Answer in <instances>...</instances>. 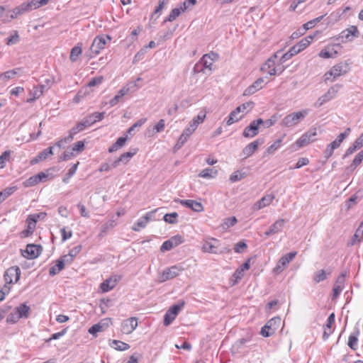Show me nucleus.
I'll list each match as a JSON object with an SVG mask.
<instances>
[{
    "label": "nucleus",
    "instance_id": "obj_1",
    "mask_svg": "<svg viewBox=\"0 0 363 363\" xmlns=\"http://www.w3.org/2000/svg\"><path fill=\"white\" fill-rule=\"evenodd\" d=\"M218 58V55L213 52L203 55L195 64L193 72L194 73L203 72L205 74H209L213 69L212 67L213 62L217 60Z\"/></svg>",
    "mask_w": 363,
    "mask_h": 363
},
{
    "label": "nucleus",
    "instance_id": "obj_63",
    "mask_svg": "<svg viewBox=\"0 0 363 363\" xmlns=\"http://www.w3.org/2000/svg\"><path fill=\"white\" fill-rule=\"evenodd\" d=\"M169 240L173 245V247H175L178 246L179 245L184 242V238L180 235H177L173 237H172Z\"/></svg>",
    "mask_w": 363,
    "mask_h": 363
},
{
    "label": "nucleus",
    "instance_id": "obj_49",
    "mask_svg": "<svg viewBox=\"0 0 363 363\" xmlns=\"http://www.w3.org/2000/svg\"><path fill=\"white\" fill-rule=\"evenodd\" d=\"M246 177V174L244 172H241L238 170L234 172L229 177V180L230 182L234 183L241 179H244Z\"/></svg>",
    "mask_w": 363,
    "mask_h": 363
},
{
    "label": "nucleus",
    "instance_id": "obj_3",
    "mask_svg": "<svg viewBox=\"0 0 363 363\" xmlns=\"http://www.w3.org/2000/svg\"><path fill=\"white\" fill-rule=\"evenodd\" d=\"M308 113V109H303L300 111L291 113L282 119L281 125L288 128L296 125L303 121Z\"/></svg>",
    "mask_w": 363,
    "mask_h": 363
},
{
    "label": "nucleus",
    "instance_id": "obj_7",
    "mask_svg": "<svg viewBox=\"0 0 363 363\" xmlns=\"http://www.w3.org/2000/svg\"><path fill=\"white\" fill-rule=\"evenodd\" d=\"M308 47V42L306 40H301L297 44L294 45L290 50L284 53L281 59L280 62L281 63L285 62L286 61L291 59L295 55L299 53L301 51L304 50Z\"/></svg>",
    "mask_w": 363,
    "mask_h": 363
},
{
    "label": "nucleus",
    "instance_id": "obj_38",
    "mask_svg": "<svg viewBox=\"0 0 363 363\" xmlns=\"http://www.w3.org/2000/svg\"><path fill=\"white\" fill-rule=\"evenodd\" d=\"M116 284V279L113 280L111 278L105 280L101 284V289L103 292H107L113 289Z\"/></svg>",
    "mask_w": 363,
    "mask_h": 363
},
{
    "label": "nucleus",
    "instance_id": "obj_20",
    "mask_svg": "<svg viewBox=\"0 0 363 363\" xmlns=\"http://www.w3.org/2000/svg\"><path fill=\"white\" fill-rule=\"evenodd\" d=\"M279 53V52H277L273 55V57L266 61V62L261 67V70L262 72H267L269 75H275L277 74V69L275 67V62L274 58H276Z\"/></svg>",
    "mask_w": 363,
    "mask_h": 363
},
{
    "label": "nucleus",
    "instance_id": "obj_28",
    "mask_svg": "<svg viewBox=\"0 0 363 363\" xmlns=\"http://www.w3.org/2000/svg\"><path fill=\"white\" fill-rule=\"evenodd\" d=\"M351 130L350 128H347L346 130L344 133H341L337 138L333 140L332 143H330L329 145L333 147V149L338 148L342 141L348 136L349 133H350Z\"/></svg>",
    "mask_w": 363,
    "mask_h": 363
},
{
    "label": "nucleus",
    "instance_id": "obj_62",
    "mask_svg": "<svg viewBox=\"0 0 363 363\" xmlns=\"http://www.w3.org/2000/svg\"><path fill=\"white\" fill-rule=\"evenodd\" d=\"M184 305V302L179 303V304H175V305L172 306L168 310V311H169L172 315H174L176 317L177 315V314L179 313V311L183 308Z\"/></svg>",
    "mask_w": 363,
    "mask_h": 363
},
{
    "label": "nucleus",
    "instance_id": "obj_8",
    "mask_svg": "<svg viewBox=\"0 0 363 363\" xmlns=\"http://www.w3.org/2000/svg\"><path fill=\"white\" fill-rule=\"evenodd\" d=\"M184 268L180 265H173L164 269L160 276V281L164 282L167 280L172 279L184 271Z\"/></svg>",
    "mask_w": 363,
    "mask_h": 363
},
{
    "label": "nucleus",
    "instance_id": "obj_59",
    "mask_svg": "<svg viewBox=\"0 0 363 363\" xmlns=\"http://www.w3.org/2000/svg\"><path fill=\"white\" fill-rule=\"evenodd\" d=\"M20 318H18L16 312L13 310V312L10 313L6 318V323L9 324H14L17 323Z\"/></svg>",
    "mask_w": 363,
    "mask_h": 363
},
{
    "label": "nucleus",
    "instance_id": "obj_58",
    "mask_svg": "<svg viewBox=\"0 0 363 363\" xmlns=\"http://www.w3.org/2000/svg\"><path fill=\"white\" fill-rule=\"evenodd\" d=\"M38 183H39V182H38L37 177H35V175H33V176L29 177L28 179H27L26 180H25L23 183V185L25 187H30V186H33L36 185Z\"/></svg>",
    "mask_w": 363,
    "mask_h": 363
},
{
    "label": "nucleus",
    "instance_id": "obj_40",
    "mask_svg": "<svg viewBox=\"0 0 363 363\" xmlns=\"http://www.w3.org/2000/svg\"><path fill=\"white\" fill-rule=\"evenodd\" d=\"M17 190V186H9L0 191V203L13 194Z\"/></svg>",
    "mask_w": 363,
    "mask_h": 363
},
{
    "label": "nucleus",
    "instance_id": "obj_43",
    "mask_svg": "<svg viewBox=\"0 0 363 363\" xmlns=\"http://www.w3.org/2000/svg\"><path fill=\"white\" fill-rule=\"evenodd\" d=\"M285 135H283V136L279 139H277L273 144H272L270 146L267 147L266 150V153L268 155L273 154L276 150H277L283 141V138H284Z\"/></svg>",
    "mask_w": 363,
    "mask_h": 363
},
{
    "label": "nucleus",
    "instance_id": "obj_10",
    "mask_svg": "<svg viewBox=\"0 0 363 363\" xmlns=\"http://www.w3.org/2000/svg\"><path fill=\"white\" fill-rule=\"evenodd\" d=\"M359 30L355 26H352L350 28L343 30L337 36V40H340L342 43L352 42L354 38L359 36Z\"/></svg>",
    "mask_w": 363,
    "mask_h": 363
},
{
    "label": "nucleus",
    "instance_id": "obj_33",
    "mask_svg": "<svg viewBox=\"0 0 363 363\" xmlns=\"http://www.w3.org/2000/svg\"><path fill=\"white\" fill-rule=\"evenodd\" d=\"M82 43H78L77 45L73 47L70 52L69 59L72 62H76L78 57L82 54Z\"/></svg>",
    "mask_w": 363,
    "mask_h": 363
},
{
    "label": "nucleus",
    "instance_id": "obj_35",
    "mask_svg": "<svg viewBox=\"0 0 363 363\" xmlns=\"http://www.w3.org/2000/svg\"><path fill=\"white\" fill-rule=\"evenodd\" d=\"M206 118L205 113H199L196 116L194 117V118L190 121L189 125L196 130L198 126L201 124Z\"/></svg>",
    "mask_w": 363,
    "mask_h": 363
},
{
    "label": "nucleus",
    "instance_id": "obj_47",
    "mask_svg": "<svg viewBox=\"0 0 363 363\" xmlns=\"http://www.w3.org/2000/svg\"><path fill=\"white\" fill-rule=\"evenodd\" d=\"M79 162L74 164L69 169L66 176L62 179V182L65 184L69 182V179L76 173Z\"/></svg>",
    "mask_w": 363,
    "mask_h": 363
},
{
    "label": "nucleus",
    "instance_id": "obj_36",
    "mask_svg": "<svg viewBox=\"0 0 363 363\" xmlns=\"http://www.w3.org/2000/svg\"><path fill=\"white\" fill-rule=\"evenodd\" d=\"M359 330L356 333H352L348 338L347 345L352 350H356L357 349L358 345V336Z\"/></svg>",
    "mask_w": 363,
    "mask_h": 363
},
{
    "label": "nucleus",
    "instance_id": "obj_32",
    "mask_svg": "<svg viewBox=\"0 0 363 363\" xmlns=\"http://www.w3.org/2000/svg\"><path fill=\"white\" fill-rule=\"evenodd\" d=\"M109 345L118 351H125L130 348V345L124 342L113 340Z\"/></svg>",
    "mask_w": 363,
    "mask_h": 363
},
{
    "label": "nucleus",
    "instance_id": "obj_54",
    "mask_svg": "<svg viewBox=\"0 0 363 363\" xmlns=\"http://www.w3.org/2000/svg\"><path fill=\"white\" fill-rule=\"evenodd\" d=\"M363 160V152H359L356 155L354 160H352L350 168L354 169L358 165L361 164Z\"/></svg>",
    "mask_w": 363,
    "mask_h": 363
},
{
    "label": "nucleus",
    "instance_id": "obj_30",
    "mask_svg": "<svg viewBox=\"0 0 363 363\" xmlns=\"http://www.w3.org/2000/svg\"><path fill=\"white\" fill-rule=\"evenodd\" d=\"M363 239V221L359 224L356 230L351 242L348 245H354L356 243L360 242Z\"/></svg>",
    "mask_w": 363,
    "mask_h": 363
},
{
    "label": "nucleus",
    "instance_id": "obj_29",
    "mask_svg": "<svg viewBox=\"0 0 363 363\" xmlns=\"http://www.w3.org/2000/svg\"><path fill=\"white\" fill-rule=\"evenodd\" d=\"M351 130L350 128H347L346 130L344 133H341L337 138L333 140L332 143H330L329 145L333 147V149L338 148L342 141L348 136L349 133H350Z\"/></svg>",
    "mask_w": 363,
    "mask_h": 363
},
{
    "label": "nucleus",
    "instance_id": "obj_4",
    "mask_svg": "<svg viewBox=\"0 0 363 363\" xmlns=\"http://www.w3.org/2000/svg\"><path fill=\"white\" fill-rule=\"evenodd\" d=\"M142 79L140 77H138L135 82H130L127 84L126 86H123L122 89H121L116 95L110 100L109 104L111 106H116L119 101L126 94H128L130 91H134L137 89H138L140 86L138 85V82L141 81Z\"/></svg>",
    "mask_w": 363,
    "mask_h": 363
},
{
    "label": "nucleus",
    "instance_id": "obj_25",
    "mask_svg": "<svg viewBox=\"0 0 363 363\" xmlns=\"http://www.w3.org/2000/svg\"><path fill=\"white\" fill-rule=\"evenodd\" d=\"M335 46H339V44L334 45L333 46H328L324 49H322L319 52V56L322 58L328 59L335 57L337 54V52L334 49Z\"/></svg>",
    "mask_w": 363,
    "mask_h": 363
},
{
    "label": "nucleus",
    "instance_id": "obj_41",
    "mask_svg": "<svg viewBox=\"0 0 363 363\" xmlns=\"http://www.w3.org/2000/svg\"><path fill=\"white\" fill-rule=\"evenodd\" d=\"M183 12L179 9V7L177 6V7L173 9L171 11L170 13L165 18V19L163 21V23L174 21Z\"/></svg>",
    "mask_w": 363,
    "mask_h": 363
},
{
    "label": "nucleus",
    "instance_id": "obj_18",
    "mask_svg": "<svg viewBox=\"0 0 363 363\" xmlns=\"http://www.w3.org/2000/svg\"><path fill=\"white\" fill-rule=\"evenodd\" d=\"M138 326V319L135 317H131L124 320L121 323V331L125 335L133 333Z\"/></svg>",
    "mask_w": 363,
    "mask_h": 363
},
{
    "label": "nucleus",
    "instance_id": "obj_61",
    "mask_svg": "<svg viewBox=\"0 0 363 363\" xmlns=\"http://www.w3.org/2000/svg\"><path fill=\"white\" fill-rule=\"evenodd\" d=\"M27 6H28V5H26L25 2H23L21 5L15 7L13 9L16 12V13L19 16L26 12H29Z\"/></svg>",
    "mask_w": 363,
    "mask_h": 363
},
{
    "label": "nucleus",
    "instance_id": "obj_34",
    "mask_svg": "<svg viewBox=\"0 0 363 363\" xmlns=\"http://www.w3.org/2000/svg\"><path fill=\"white\" fill-rule=\"evenodd\" d=\"M218 174V170L215 168H206L199 174V177L205 179L214 178Z\"/></svg>",
    "mask_w": 363,
    "mask_h": 363
},
{
    "label": "nucleus",
    "instance_id": "obj_17",
    "mask_svg": "<svg viewBox=\"0 0 363 363\" xmlns=\"http://www.w3.org/2000/svg\"><path fill=\"white\" fill-rule=\"evenodd\" d=\"M174 201L176 203H179V204H181L183 206L190 208L191 210H192L193 211H195V212L199 213V212L203 211V210H204V208H203V206L202 205V203L201 202H199V201H196L194 200H191V199L182 200V199H177L174 200Z\"/></svg>",
    "mask_w": 363,
    "mask_h": 363
},
{
    "label": "nucleus",
    "instance_id": "obj_39",
    "mask_svg": "<svg viewBox=\"0 0 363 363\" xmlns=\"http://www.w3.org/2000/svg\"><path fill=\"white\" fill-rule=\"evenodd\" d=\"M330 272L328 273L324 269H320L314 273L313 277V280L315 283H319L325 280L328 277V275H330Z\"/></svg>",
    "mask_w": 363,
    "mask_h": 363
},
{
    "label": "nucleus",
    "instance_id": "obj_27",
    "mask_svg": "<svg viewBox=\"0 0 363 363\" xmlns=\"http://www.w3.org/2000/svg\"><path fill=\"white\" fill-rule=\"evenodd\" d=\"M342 87L341 84H336L328 89L327 92L324 94L322 97L325 99L326 102L330 101L335 97L336 94Z\"/></svg>",
    "mask_w": 363,
    "mask_h": 363
},
{
    "label": "nucleus",
    "instance_id": "obj_44",
    "mask_svg": "<svg viewBox=\"0 0 363 363\" xmlns=\"http://www.w3.org/2000/svg\"><path fill=\"white\" fill-rule=\"evenodd\" d=\"M89 127L86 121L83 118L81 121L77 123L75 126L72 128V133L77 134L78 133L84 130L86 128Z\"/></svg>",
    "mask_w": 363,
    "mask_h": 363
},
{
    "label": "nucleus",
    "instance_id": "obj_5",
    "mask_svg": "<svg viewBox=\"0 0 363 363\" xmlns=\"http://www.w3.org/2000/svg\"><path fill=\"white\" fill-rule=\"evenodd\" d=\"M281 318L279 317H274L271 318L267 323L261 328L260 334L263 337H270L275 333L281 324Z\"/></svg>",
    "mask_w": 363,
    "mask_h": 363
},
{
    "label": "nucleus",
    "instance_id": "obj_19",
    "mask_svg": "<svg viewBox=\"0 0 363 363\" xmlns=\"http://www.w3.org/2000/svg\"><path fill=\"white\" fill-rule=\"evenodd\" d=\"M156 211L157 210L155 209L154 211L147 212L144 216L139 218L132 227V230L133 231L138 232L141 228H145L147 223L152 218Z\"/></svg>",
    "mask_w": 363,
    "mask_h": 363
},
{
    "label": "nucleus",
    "instance_id": "obj_15",
    "mask_svg": "<svg viewBox=\"0 0 363 363\" xmlns=\"http://www.w3.org/2000/svg\"><path fill=\"white\" fill-rule=\"evenodd\" d=\"M297 255V252H291L282 256L278 261L274 272L277 274L281 273L284 268L292 261Z\"/></svg>",
    "mask_w": 363,
    "mask_h": 363
},
{
    "label": "nucleus",
    "instance_id": "obj_31",
    "mask_svg": "<svg viewBox=\"0 0 363 363\" xmlns=\"http://www.w3.org/2000/svg\"><path fill=\"white\" fill-rule=\"evenodd\" d=\"M127 140V136L118 138L117 140L108 148V152L112 153L123 147Z\"/></svg>",
    "mask_w": 363,
    "mask_h": 363
},
{
    "label": "nucleus",
    "instance_id": "obj_16",
    "mask_svg": "<svg viewBox=\"0 0 363 363\" xmlns=\"http://www.w3.org/2000/svg\"><path fill=\"white\" fill-rule=\"evenodd\" d=\"M263 123L262 118L252 121L243 130L242 135L245 138H253L258 134L259 126Z\"/></svg>",
    "mask_w": 363,
    "mask_h": 363
},
{
    "label": "nucleus",
    "instance_id": "obj_6",
    "mask_svg": "<svg viewBox=\"0 0 363 363\" xmlns=\"http://www.w3.org/2000/svg\"><path fill=\"white\" fill-rule=\"evenodd\" d=\"M254 104L253 102H247L242 104V105L238 106L235 109H234L228 116V118L226 121V124L228 125H230L233 123L238 122L239 120H240L243 115L239 116V114L241 112H244L245 110H246L247 108H252Z\"/></svg>",
    "mask_w": 363,
    "mask_h": 363
},
{
    "label": "nucleus",
    "instance_id": "obj_21",
    "mask_svg": "<svg viewBox=\"0 0 363 363\" xmlns=\"http://www.w3.org/2000/svg\"><path fill=\"white\" fill-rule=\"evenodd\" d=\"M274 196L272 194H267L257 201L254 203L252 208L253 211H259L266 206H269L273 200L274 199Z\"/></svg>",
    "mask_w": 363,
    "mask_h": 363
},
{
    "label": "nucleus",
    "instance_id": "obj_22",
    "mask_svg": "<svg viewBox=\"0 0 363 363\" xmlns=\"http://www.w3.org/2000/svg\"><path fill=\"white\" fill-rule=\"evenodd\" d=\"M286 223V220L283 218H279L276 220L269 228L264 233V235L268 237L271 235L277 234L280 233Z\"/></svg>",
    "mask_w": 363,
    "mask_h": 363
},
{
    "label": "nucleus",
    "instance_id": "obj_2",
    "mask_svg": "<svg viewBox=\"0 0 363 363\" xmlns=\"http://www.w3.org/2000/svg\"><path fill=\"white\" fill-rule=\"evenodd\" d=\"M350 69L349 64L346 62H340L333 66L329 71L324 74L325 82H333L338 77L346 74Z\"/></svg>",
    "mask_w": 363,
    "mask_h": 363
},
{
    "label": "nucleus",
    "instance_id": "obj_56",
    "mask_svg": "<svg viewBox=\"0 0 363 363\" xmlns=\"http://www.w3.org/2000/svg\"><path fill=\"white\" fill-rule=\"evenodd\" d=\"M19 41V35L17 30L13 31V35L6 39V45L16 44Z\"/></svg>",
    "mask_w": 363,
    "mask_h": 363
},
{
    "label": "nucleus",
    "instance_id": "obj_52",
    "mask_svg": "<svg viewBox=\"0 0 363 363\" xmlns=\"http://www.w3.org/2000/svg\"><path fill=\"white\" fill-rule=\"evenodd\" d=\"M19 69H13L9 71H6L0 74V79L2 80H9L14 77V76L17 74V70Z\"/></svg>",
    "mask_w": 363,
    "mask_h": 363
},
{
    "label": "nucleus",
    "instance_id": "obj_50",
    "mask_svg": "<svg viewBox=\"0 0 363 363\" xmlns=\"http://www.w3.org/2000/svg\"><path fill=\"white\" fill-rule=\"evenodd\" d=\"M136 153V149H134L133 152H124L119 157V160H121V163L126 164Z\"/></svg>",
    "mask_w": 363,
    "mask_h": 363
},
{
    "label": "nucleus",
    "instance_id": "obj_60",
    "mask_svg": "<svg viewBox=\"0 0 363 363\" xmlns=\"http://www.w3.org/2000/svg\"><path fill=\"white\" fill-rule=\"evenodd\" d=\"M11 155V151L6 150L4 151L1 155H0V168L4 167L6 162L8 161L9 157Z\"/></svg>",
    "mask_w": 363,
    "mask_h": 363
},
{
    "label": "nucleus",
    "instance_id": "obj_64",
    "mask_svg": "<svg viewBox=\"0 0 363 363\" xmlns=\"http://www.w3.org/2000/svg\"><path fill=\"white\" fill-rule=\"evenodd\" d=\"M247 247V245L245 243V242L242 240L235 245L234 251L236 253H241Z\"/></svg>",
    "mask_w": 363,
    "mask_h": 363
},
{
    "label": "nucleus",
    "instance_id": "obj_48",
    "mask_svg": "<svg viewBox=\"0 0 363 363\" xmlns=\"http://www.w3.org/2000/svg\"><path fill=\"white\" fill-rule=\"evenodd\" d=\"M238 222L237 218L235 216L229 217L224 219L222 223V228L223 230H227L230 227L234 226Z\"/></svg>",
    "mask_w": 363,
    "mask_h": 363
},
{
    "label": "nucleus",
    "instance_id": "obj_57",
    "mask_svg": "<svg viewBox=\"0 0 363 363\" xmlns=\"http://www.w3.org/2000/svg\"><path fill=\"white\" fill-rule=\"evenodd\" d=\"M188 138L186 137L182 133V135L179 136L177 143L175 144L174 147V151L177 152L179 149L182 148V147L185 144V143L187 141Z\"/></svg>",
    "mask_w": 363,
    "mask_h": 363
},
{
    "label": "nucleus",
    "instance_id": "obj_46",
    "mask_svg": "<svg viewBox=\"0 0 363 363\" xmlns=\"http://www.w3.org/2000/svg\"><path fill=\"white\" fill-rule=\"evenodd\" d=\"M196 4V0H185L184 2L178 5L179 9L184 13L186 10L190 9Z\"/></svg>",
    "mask_w": 363,
    "mask_h": 363
},
{
    "label": "nucleus",
    "instance_id": "obj_37",
    "mask_svg": "<svg viewBox=\"0 0 363 363\" xmlns=\"http://www.w3.org/2000/svg\"><path fill=\"white\" fill-rule=\"evenodd\" d=\"M115 221L113 220H110L105 223L104 225H102L101 228L100 233L98 235V237L103 238L105 236V235L107 233V232L113 228L115 226Z\"/></svg>",
    "mask_w": 363,
    "mask_h": 363
},
{
    "label": "nucleus",
    "instance_id": "obj_9",
    "mask_svg": "<svg viewBox=\"0 0 363 363\" xmlns=\"http://www.w3.org/2000/svg\"><path fill=\"white\" fill-rule=\"evenodd\" d=\"M106 40H111V38L108 35L96 36L91 45L90 52L94 54V56L99 54L100 51L104 49Z\"/></svg>",
    "mask_w": 363,
    "mask_h": 363
},
{
    "label": "nucleus",
    "instance_id": "obj_24",
    "mask_svg": "<svg viewBox=\"0 0 363 363\" xmlns=\"http://www.w3.org/2000/svg\"><path fill=\"white\" fill-rule=\"evenodd\" d=\"M264 79L260 77L257 79L252 85L249 86L243 93L244 96H250L257 91L260 90L263 87Z\"/></svg>",
    "mask_w": 363,
    "mask_h": 363
},
{
    "label": "nucleus",
    "instance_id": "obj_14",
    "mask_svg": "<svg viewBox=\"0 0 363 363\" xmlns=\"http://www.w3.org/2000/svg\"><path fill=\"white\" fill-rule=\"evenodd\" d=\"M21 277V269L18 266H13L7 269L4 274V279L7 284L16 283Z\"/></svg>",
    "mask_w": 363,
    "mask_h": 363
},
{
    "label": "nucleus",
    "instance_id": "obj_51",
    "mask_svg": "<svg viewBox=\"0 0 363 363\" xmlns=\"http://www.w3.org/2000/svg\"><path fill=\"white\" fill-rule=\"evenodd\" d=\"M165 127V121L164 119H160L157 123L154 126L152 133H148V136H152L155 133L162 132Z\"/></svg>",
    "mask_w": 363,
    "mask_h": 363
},
{
    "label": "nucleus",
    "instance_id": "obj_23",
    "mask_svg": "<svg viewBox=\"0 0 363 363\" xmlns=\"http://www.w3.org/2000/svg\"><path fill=\"white\" fill-rule=\"evenodd\" d=\"M263 143V140H257L250 143H249L247 146H245L242 151V154L244 155L245 158L251 156L258 148V146Z\"/></svg>",
    "mask_w": 363,
    "mask_h": 363
},
{
    "label": "nucleus",
    "instance_id": "obj_42",
    "mask_svg": "<svg viewBox=\"0 0 363 363\" xmlns=\"http://www.w3.org/2000/svg\"><path fill=\"white\" fill-rule=\"evenodd\" d=\"M65 266L62 261H60L59 259L56 261L55 265L51 267L49 269V274L50 276H55L57 274H58L60 271H62L64 269Z\"/></svg>",
    "mask_w": 363,
    "mask_h": 363
},
{
    "label": "nucleus",
    "instance_id": "obj_45",
    "mask_svg": "<svg viewBox=\"0 0 363 363\" xmlns=\"http://www.w3.org/2000/svg\"><path fill=\"white\" fill-rule=\"evenodd\" d=\"M244 277V272L242 269L238 268L233 273L230 279L231 285L238 284Z\"/></svg>",
    "mask_w": 363,
    "mask_h": 363
},
{
    "label": "nucleus",
    "instance_id": "obj_53",
    "mask_svg": "<svg viewBox=\"0 0 363 363\" xmlns=\"http://www.w3.org/2000/svg\"><path fill=\"white\" fill-rule=\"evenodd\" d=\"M178 217V213L176 212H173L171 213H167L164 216V220L166 223L170 224H174L177 223V218Z\"/></svg>",
    "mask_w": 363,
    "mask_h": 363
},
{
    "label": "nucleus",
    "instance_id": "obj_55",
    "mask_svg": "<svg viewBox=\"0 0 363 363\" xmlns=\"http://www.w3.org/2000/svg\"><path fill=\"white\" fill-rule=\"evenodd\" d=\"M53 147H50L46 149H44L43 151L38 153V157L40 160H45L48 158L50 156L53 155L52 151Z\"/></svg>",
    "mask_w": 363,
    "mask_h": 363
},
{
    "label": "nucleus",
    "instance_id": "obj_12",
    "mask_svg": "<svg viewBox=\"0 0 363 363\" xmlns=\"http://www.w3.org/2000/svg\"><path fill=\"white\" fill-rule=\"evenodd\" d=\"M317 135V130L315 128L309 129L307 132L303 134L295 143L298 147H302L310 143L315 140V137Z\"/></svg>",
    "mask_w": 363,
    "mask_h": 363
},
{
    "label": "nucleus",
    "instance_id": "obj_13",
    "mask_svg": "<svg viewBox=\"0 0 363 363\" xmlns=\"http://www.w3.org/2000/svg\"><path fill=\"white\" fill-rule=\"evenodd\" d=\"M43 250L40 245L28 244L25 250H21V255L26 259H33L37 258Z\"/></svg>",
    "mask_w": 363,
    "mask_h": 363
},
{
    "label": "nucleus",
    "instance_id": "obj_11",
    "mask_svg": "<svg viewBox=\"0 0 363 363\" xmlns=\"http://www.w3.org/2000/svg\"><path fill=\"white\" fill-rule=\"evenodd\" d=\"M220 246V240L213 238H209L202 242L201 250L203 252L218 254Z\"/></svg>",
    "mask_w": 363,
    "mask_h": 363
},
{
    "label": "nucleus",
    "instance_id": "obj_26",
    "mask_svg": "<svg viewBox=\"0 0 363 363\" xmlns=\"http://www.w3.org/2000/svg\"><path fill=\"white\" fill-rule=\"evenodd\" d=\"M14 311L16 312L20 319L28 318L30 315V308L26 303H21L18 306L14 308Z\"/></svg>",
    "mask_w": 363,
    "mask_h": 363
}]
</instances>
